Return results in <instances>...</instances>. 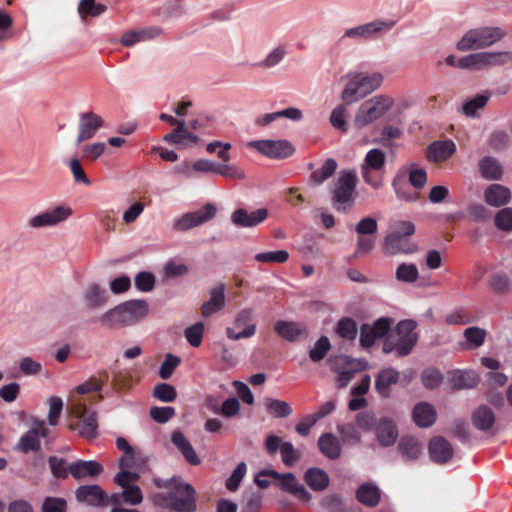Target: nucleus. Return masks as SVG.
Masks as SVG:
<instances>
[{"mask_svg":"<svg viewBox=\"0 0 512 512\" xmlns=\"http://www.w3.org/2000/svg\"><path fill=\"white\" fill-rule=\"evenodd\" d=\"M358 177L354 170L344 169L338 174L330 189L333 208L339 213H348L355 205Z\"/></svg>","mask_w":512,"mask_h":512,"instance_id":"nucleus-1","label":"nucleus"},{"mask_svg":"<svg viewBox=\"0 0 512 512\" xmlns=\"http://www.w3.org/2000/svg\"><path fill=\"white\" fill-rule=\"evenodd\" d=\"M417 323L406 319L400 321L394 330L386 337L382 351L385 354L396 353L397 357L409 355L418 342V334L415 332Z\"/></svg>","mask_w":512,"mask_h":512,"instance_id":"nucleus-2","label":"nucleus"},{"mask_svg":"<svg viewBox=\"0 0 512 512\" xmlns=\"http://www.w3.org/2000/svg\"><path fill=\"white\" fill-rule=\"evenodd\" d=\"M148 313V304L144 300L126 301L105 312L100 321L109 327L127 326L136 323Z\"/></svg>","mask_w":512,"mask_h":512,"instance_id":"nucleus-3","label":"nucleus"},{"mask_svg":"<svg viewBox=\"0 0 512 512\" xmlns=\"http://www.w3.org/2000/svg\"><path fill=\"white\" fill-rule=\"evenodd\" d=\"M384 77L379 72L356 73L345 85L341 98L346 104H351L377 90L383 83Z\"/></svg>","mask_w":512,"mask_h":512,"instance_id":"nucleus-4","label":"nucleus"},{"mask_svg":"<svg viewBox=\"0 0 512 512\" xmlns=\"http://www.w3.org/2000/svg\"><path fill=\"white\" fill-rule=\"evenodd\" d=\"M512 60L510 52H480L466 55L457 59L454 55L446 58L449 66L462 69H482L490 66H500Z\"/></svg>","mask_w":512,"mask_h":512,"instance_id":"nucleus-5","label":"nucleus"},{"mask_svg":"<svg viewBox=\"0 0 512 512\" xmlns=\"http://www.w3.org/2000/svg\"><path fill=\"white\" fill-rule=\"evenodd\" d=\"M505 36V31L500 27H479L471 29L457 43L460 51H469L485 48L498 42Z\"/></svg>","mask_w":512,"mask_h":512,"instance_id":"nucleus-6","label":"nucleus"},{"mask_svg":"<svg viewBox=\"0 0 512 512\" xmlns=\"http://www.w3.org/2000/svg\"><path fill=\"white\" fill-rule=\"evenodd\" d=\"M72 419L69 422V429L77 431L82 437L93 439L97 436L98 422L97 414L89 411L86 404L81 401H75L71 405Z\"/></svg>","mask_w":512,"mask_h":512,"instance_id":"nucleus-7","label":"nucleus"},{"mask_svg":"<svg viewBox=\"0 0 512 512\" xmlns=\"http://www.w3.org/2000/svg\"><path fill=\"white\" fill-rule=\"evenodd\" d=\"M394 104L390 96L379 95L363 102L355 116V126L362 128L381 118Z\"/></svg>","mask_w":512,"mask_h":512,"instance_id":"nucleus-8","label":"nucleus"},{"mask_svg":"<svg viewBox=\"0 0 512 512\" xmlns=\"http://www.w3.org/2000/svg\"><path fill=\"white\" fill-rule=\"evenodd\" d=\"M170 500V509L175 512H195L197 509L196 490L180 479H172Z\"/></svg>","mask_w":512,"mask_h":512,"instance_id":"nucleus-9","label":"nucleus"},{"mask_svg":"<svg viewBox=\"0 0 512 512\" xmlns=\"http://www.w3.org/2000/svg\"><path fill=\"white\" fill-rule=\"evenodd\" d=\"M358 234L355 255H364L370 253L376 244L375 235L378 231L376 219L372 217L362 218L355 226Z\"/></svg>","mask_w":512,"mask_h":512,"instance_id":"nucleus-10","label":"nucleus"},{"mask_svg":"<svg viewBox=\"0 0 512 512\" xmlns=\"http://www.w3.org/2000/svg\"><path fill=\"white\" fill-rule=\"evenodd\" d=\"M50 429L44 421L36 420L34 426L21 436L17 443V450L23 453L38 452L41 448L40 438H49Z\"/></svg>","mask_w":512,"mask_h":512,"instance_id":"nucleus-11","label":"nucleus"},{"mask_svg":"<svg viewBox=\"0 0 512 512\" xmlns=\"http://www.w3.org/2000/svg\"><path fill=\"white\" fill-rule=\"evenodd\" d=\"M216 213V206L212 203H207L198 211L182 215L179 219L175 220L173 227L176 231H187L213 219Z\"/></svg>","mask_w":512,"mask_h":512,"instance_id":"nucleus-12","label":"nucleus"},{"mask_svg":"<svg viewBox=\"0 0 512 512\" xmlns=\"http://www.w3.org/2000/svg\"><path fill=\"white\" fill-rule=\"evenodd\" d=\"M248 145L272 159L287 158L295 151L292 144L287 140H256Z\"/></svg>","mask_w":512,"mask_h":512,"instance_id":"nucleus-13","label":"nucleus"},{"mask_svg":"<svg viewBox=\"0 0 512 512\" xmlns=\"http://www.w3.org/2000/svg\"><path fill=\"white\" fill-rule=\"evenodd\" d=\"M271 478L279 481V487L282 491L290 493L302 502H309L312 498L306 488L297 480L293 473L281 474L277 471L271 472Z\"/></svg>","mask_w":512,"mask_h":512,"instance_id":"nucleus-14","label":"nucleus"},{"mask_svg":"<svg viewBox=\"0 0 512 512\" xmlns=\"http://www.w3.org/2000/svg\"><path fill=\"white\" fill-rule=\"evenodd\" d=\"M253 310L251 308H244L238 312L235 317L234 325L237 328H243L240 332L236 333L233 328H226V336L231 340H240L242 338H250L256 333V325L252 324Z\"/></svg>","mask_w":512,"mask_h":512,"instance_id":"nucleus-15","label":"nucleus"},{"mask_svg":"<svg viewBox=\"0 0 512 512\" xmlns=\"http://www.w3.org/2000/svg\"><path fill=\"white\" fill-rule=\"evenodd\" d=\"M394 25V21L374 20L372 22L347 29L341 39H369L377 33L390 30Z\"/></svg>","mask_w":512,"mask_h":512,"instance_id":"nucleus-16","label":"nucleus"},{"mask_svg":"<svg viewBox=\"0 0 512 512\" xmlns=\"http://www.w3.org/2000/svg\"><path fill=\"white\" fill-rule=\"evenodd\" d=\"M78 502L92 507H106L108 494L96 484L79 486L75 491Z\"/></svg>","mask_w":512,"mask_h":512,"instance_id":"nucleus-17","label":"nucleus"},{"mask_svg":"<svg viewBox=\"0 0 512 512\" xmlns=\"http://www.w3.org/2000/svg\"><path fill=\"white\" fill-rule=\"evenodd\" d=\"M269 212L266 208H259L249 212L244 208L236 209L230 217L232 224L238 228H253L268 218Z\"/></svg>","mask_w":512,"mask_h":512,"instance_id":"nucleus-18","label":"nucleus"},{"mask_svg":"<svg viewBox=\"0 0 512 512\" xmlns=\"http://www.w3.org/2000/svg\"><path fill=\"white\" fill-rule=\"evenodd\" d=\"M72 214V210L68 207L57 206L51 210H47L29 219V226L32 228H42L54 226L65 221Z\"/></svg>","mask_w":512,"mask_h":512,"instance_id":"nucleus-19","label":"nucleus"},{"mask_svg":"<svg viewBox=\"0 0 512 512\" xmlns=\"http://www.w3.org/2000/svg\"><path fill=\"white\" fill-rule=\"evenodd\" d=\"M103 126V119L92 111L81 113L79 116L77 144L89 140L95 136Z\"/></svg>","mask_w":512,"mask_h":512,"instance_id":"nucleus-20","label":"nucleus"},{"mask_svg":"<svg viewBox=\"0 0 512 512\" xmlns=\"http://www.w3.org/2000/svg\"><path fill=\"white\" fill-rule=\"evenodd\" d=\"M373 432L381 447L393 446L399 436L396 423L388 417L380 418Z\"/></svg>","mask_w":512,"mask_h":512,"instance_id":"nucleus-21","label":"nucleus"},{"mask_svg":"<svg viewBox=\"0 0 512 512\" xmlns=\"http://www.w3.org/2000/svg\"><path fill=\"white\" fill-rule=\"evenodd\" d=\"M456 152V145L452 140L434 141L427 147L428 161L440 164L448 160Z\"/></svg>","mask_w":512,"mask_h":512,"instance_id":"nucleus-22","label":"nucleus"},{"mask_svg":"<svg viewBox=\"0 0 512 512\" xmlns=\"http://www.w3.org/2000/svg\"><path fill=\"white\" fill-rule=\"evenodd\" d=\"M428 449L432 461L437 464H445L453 456L451 444L442 436L432 438L429 442Z\"/></svg>","mask_w":512,"mask_h":512,"instance_id":"nucleus-23","label":"nucleus"},{"mask_svg":"<svg viewBox=\"0 0 512 512\" xmlns=\"http://www.w3.org/2000/svg\"><path fill=\"white\" fill-rule=\"evenodd\" d=\"M103 466L94 460H78L69 465V471L76 480L91 477L95 478L103 472Z\"/></svg>","mask_w":512,"mask_h":512,"instance_id":"nucleus-24","label":"nucleus"},{"mask_svg":"<svg viewBox=\"0 0 512 512\" xmlns=\"http://www.w3.org/2000/svg\"><path fill=\"white\" fill-rule=\"evenodd\" d=\"M384 250L389 255L411 254L417 250V246L409 243L405 237L390 232L384 239Z\"/></svg>","mask_w":512,"mask_h":512,"instance_id":"nucleus-25","label":"nucleus"},{"mask_svg":"<svg viewBox=\"0 0 512 512\" xmlns=\"http://www.w3.org/2000/svg\"><path fill=\"white\" fill-rule=\"evenodd\" d=\"M171 442L190 465L197 466L201 464L200 457L197 455L190 441L181 431H174L172 433Z\"/></svg>","mask_w":512,"mask_h":512,"instance_id":"nucleus-26","label":"nucleus"},{"mask_svg":"<svg viewBox=\"0 0 512 512\" xmlns=\"http://www.w3.org/2000/svg\"><path fill=\"white\" fill-rule=\"evenodd\" d=\"M209 300L201 306V313L204 317H209L220 311L225 305V285L223 283L213 287L209 292Z\"/></svg>","mask_w":512,"mask_h":512,"instance_id":"nucleus-27","label":"nucleus"},{"mask_svg":"<svg viewBox=\"0 0 512 512\" xmlns=\"http://www.w3.org/2000/svg\"><path fill=\"white\" fill-rule=\"evenodd\" d=\"M478 170L481 177L489 181L500 180L504 174L501 163L492 156L482 157L478 161Z\"/></svg>","mask_w":512,"mask_h":512,"instance_id":"nucleus-28","label":"nucleus"},{"mask_svg":"<svg viewBox=\"0 0 512 512\" xmlns=\"http://www.w3.org/2000/svg\"><path fill=\"white\" fill-rule=\"evenodd\" d=\"M484 200L493 207L504 206L510 202L511 192L501 184H491L484 192Z\"/></svg>","mask_w":512,"mask_h":512,"instance_id":"nucleus-29","label":"nucleus"},{"mask_svg":"<svg viewBox=\"0 0 512 512\" xmlns=\"http://www.w3.org/2000/svg\"><path fill=\"white\" fill-rule=\"evenodd\" d=\"M275 332L283 339L294 342L302 335H307L305 327L297 322L279 320L274 325Z\"/></svg>","mask_w":512,"mask_h":512,"instance_id":"nucleus-30","label":"nucleus"},{"mask_svg":"<svg viewBox=\"0 0 512 512\" xmlns=\"http://www.w3.org/2000/svg\"><path fill=\"white\" fill-rule=\"evenodd\" d=\"M399 381V372L393 368L381 370L375 379V389L384 398L391 394L390 387Z\"/></svg>","mask_w":512,"mask_h":512,"instance_id":"nucleus-31","label":"nucleus"},{"mask_svg":"<svg viewBox=\"0 0 512 512\" xmlns=\"http://www.w3.org/2000/svg\"><path fill=\"white\" fill-rule=\"evenodd\" d=\"M317 446L320 452L330 460H336L341 456L340 440L332 433H323L318 439Z\"/></svg>","mask_w":512,"mask_h":512,"instance_id":"nucleus-32","label":"nucleus"},{"mask_svg":"<svg viewBox=\"0 0 512 512\" xmlns=\"http://www.w3.org/2000/svg\"><path fill=\"white\" fill-rule=\"evenodd\" d=\"M413 420L421 428L432 426L436 421V411L434 407L427 402H420L413 409Z\"/></svg>","mask_w":512,"mask_h":512,"instance_id":"nucleus-33","label":"nucleus"},{"mask_svg":"<svg viewBox=\"0 0 512 512\" xmlns=\"http://www.w3.org/2000/svg\"><path fill=\"white\" fill-rule=\"evenodd\" d=\"M473 426L480 431H489L495 424V414L486 405H480L471 416Z\"/></svg>","mask_w":512,"mask_h":512,"instance_id":"nucleus-34","label":"nucleus"},{"mask_svg":"<svg viewBox=\"0 0 512 512\" xmlns=\"http://www.w3.org/2000/svg\"><path fill=\"white\" fill-rule=\"evenodd\" d=\"M305 483L314 491H323L329 485L328 474L320 468H309L304 473Z\"/></svg>","mask_w":512,"mask_h":512,"instance_id":"nucleus-35","label":"nucleus"},{"mask_svg":"<svg viewBox=\"0 0 512 512\" xmlns=\"http://www.w3.org/2000/svg\"><path fill=\"white\" fill-rule=\"evenodd\" d=\"M342 360L347 368L339 371L338 373L337 381L340 388L345 387L353 379L356 372L365 370L367 368V363L360 360H352L348 357H344Z\"/></svg>","mask_w":512,"mask_h":512,"instance_id":"nucleus-36","label":"nucleus"},{"mask_svg":"<svg viewBox=\"0 0 512 512\" xmlns=\"http://www.w3.org/2000/svg\"><path fill=\"white\" fill-rule=\"evenodd\" d=\"M159 34L160 29L156 27H149L137 31H128L122 35L121 43L126 47H130L140 41L152 39Z\"/></svg>","mask_w":512,"mask_h":512,"instance_id":"nucleus-37","label":"nucleus"},{"mask_svg":"<svg viewBox=\"0 0 512 512\" xmlns=\"http://www.w3.org/2000/svg\"><path fill=\"white\" fill-rule=\"evenodd\" d=\"M463 335L465 342L462 344V348L466 350H474L484 344L487 332L483 328L472 326L466 328Z\"/></svg>","mask_w":512,"mask_h":512,"instance_id":"nucleus-38","label":"nucleus"},{"mask_svg":"<svg viewBox=\"0 0 512 512\" xmlns=\"http://www.w3.org/2000/svg\"><path fill=\"white\" fill-rule=\"evenodd\" d=\"M398 449L406 460H415L422 452L421 444L412 436H403L398 444Z\"/></svg>","mask_w":512,"mask_h":512,"instance_id":"nucleus-39","label":"nucleus"},{"mask_svg":"<svg viewBox=\"0 0 512 512\" xmlns=\"http://www.w3.org/2000/svg\"><path fill=\"white\" fill-rule=\"evenodd\" d=\"M479 382L477 374L473 371H456L451 377V384L454 389H471Z\"/></svg>","mask_w":512,"mask_h":512,"instance_id":"nucleus-40","label":"nucleus"},{"mask_svg":"<svg viewBox=\"0 0 512 512\" xmlns=\"http://www.w3.org/2000/svg\"><path fill=\"white\" fill-rule=\"evenodd\" d=\"M410 183L406 181L405 176L397 175L392 182V187L398 196V198L413 202L419 198V194L413 191L410 187Z\"/></svg>","mask_w":512,"mask_h":512,"instance_id":"nucleus-41","label":"nucleus"},{"mask_svg":"<svg viewBox=\"0 0 512 512\" xmlns=\"http://www.w3.org/2000/svg\"><path fill=\"white\" fill-rule=\"evenodd\" d=\"M358 501L368 507H375L380 500L379 489L371 484H362L356 492Z\"/></svg>","mask_w":512,"mask_h":512,"instance_id":"nucleus-42","label":"nucleus"},{"mask_svg":"<svg viewBox=\"0 0 512 512\" xmlns=\"http://www.w3.org/2000/svg\"><path fill=\"white\" fill-rule=\"evenodd\" d=\"M337 166V162L333 158L326 159L319 169L311 173L310 182L313 185H321L335 173Z\"/></svg>","mask_w":512,"mask_h":512,"instance_id":"nucleus-43","label":"nucleus"},{"mask_svg":"<svg viewBox=\"0 0 512 512\" xmlns=\"http://www.w3.org/2000/svg\"><path fill=\"white\" fill-rule=\"evenodd\" d=\"M490 99V93L477 94L472 99L466 101L462 106V113L471 118L478 117V111L485 108Z\"/></svg>","mask_w":512,"mask_h":512,"instance_id":"nucleus-44","label":"nucleus"},{"mask_svg":"<svg viewBox=\"0 0 512 512\" xmlns=\"http://www.w3.org/2000/svg\"><path fill=\"white\" fill-rule=\"evenodd\" d=\"M84 299L89 309H95L106 303L107 296L105 291L98 284L94 283L87 288Z\"/></svg>","mask_w":512,"mask_h":512,"instance_id":"nucleus-45","label":"nucleus"},{"mask_svg":"<svg viewBox=\"0 0 512 512\" xmlns=\"http://www.w3.org/2000/svg\"><path fill=\"white\" fill-rule=\"evenodd\" d=\"M109 374L103 370L98 373V376H92L84 383L77 386L76 390L79 394H86L89 392H98L102 389V386L108 382Z\"/></svg>","mask_w":512,"mask_h":512,"instance_id":"nucleus-46","label":"nucleus"},{"mask_svg":"<svg viewBox=\"0 0 512 512\" xmlns=\"http://www.w3.org/2000/svg\"><path fill=\"white\" fill-rule=\"evenodd\" d=\"M267 412L275 418H285L293 413L291 405L282 400L267 398L265 401Z\"/></svg>","mask_w":512,"mask_h":512,"instance_id":"nucleus-47","label":"nucleus"},{"mask_svg":"<svg viewBox=\"0 0 512 512\" xmlns=\"http://www.w3.org/2000/svg\"><path fill=\"white\" fill-rule=\"evenodd\" d=\"M335 331L339 337L352 341L357 336V323L350 317H343L337 322Z\"/></svg>","mask_w":512,"mask_h":512,"instance_id":"nucleus-48","label":"nucleus"},{"mask_svg":"<svg viewBox=\"0 0 512 512\" xmlns=\"http://www.w3.org/2000/svg\"><path fill=\"white\" fill-rule=\"evenodd\" d=\"M386 161L385 153L378 149L373 148L369 150L364 158V162L361 168L372 169L374 171H380L383 169Z\"/></svg>","mask_w":512,"mask_h":512,"instance_id":"nucleus-49","label":"nucleus"},{"mask_svg":"<svg viewBox=\"0 0 512 512\" xmlns=\"http://www.w3.org/2000/svg\"><path fill=\"white\" fill-rule=\"evenodd\" d=\"M337 431L344 444L355 445L361 442V434L353 423L338 424Z\"/></svg>","mask_w":512,"mask_h":512,"instance_id":"nucleus-50","label":"nucleus"},{"mask_svg":"<svg viewBox=\"0 0 512 512\" xmlns=\"http://www.w3.org/2000/svg\"><path fill=\"white\" fill-rule=\"evenodd\" d=\"M395 277L400 282L414 283L419 278V271L413 263H401L396 269Z\"/></svg>","mask_w":512,"mask_h":512,"instance_id":"nucleus-51","label":"nucleus"},{"mask_svg":"<svg viewBox=\"0 0 512 512\" xmlns=\"http://www.w3.org/2000/svg\"><path fill=\"white\" fill-rule=\"evenodd\" d=\"M107 6L96 3L95 0H81L78 5V12L84 19L86 16L97 17L106 12Z\"/></svg>","mask_w":512,"mask_h":512,"instance_id":"nucleus-52","label":"nucleus"},{"mask_svg":"<svg viewBox=\"0 0 512 512\" xmlns=\"http://www.w3.org/2000/svg\"><path fill=\"white\" fill-rule=\"evenodd\" d=\"M254 259L260 263H285L289 259V253L286 250L260 252L254 256Z\"/></svg>","mask_w":512,"mask_h":512,"instance_id":"nucleus-53","label":"nucleus"},{"mask_svg":"<svg viewBox=\"0 0 512 512\" xmlns=\"http://www.w3.org/2000/svg\"><path fill=\"white\" fill-rule=\"evenodd\" d=\"M490 287L497 294H506L510 290V279L504 272H495L490 276Z\"/></svg>","mask_w":512,"mask_h":512,"instance_id":"nucleus-54","label":"nucleus"},{"mask_svg":"<svg viewBox=\"0 0 512 512\" xmlns=\"http://www.w3.org/2000/svg\"><path fill=\"white\" fill-rule=\"evenodd\" d=\"M153 396L162 402H173L177 397V392L172 385L162 382L155 385Z\"/></svg>","mask_w":512,"mask_h":512,"instance_id":"nucleus-55","label":"nucleus"},{"mask_svg":"<svg viewBox=\"0 0 512 512\" xmlns=\"http://www.w3.org/2000/svg\"><path fill=\"white\" fill-rule=\"evenodd\" d=\"M48 464L54 477L59 479H66L70 474L69 465L65 459L56 456L48 458Z\"/></svg>","mask_w":512,"mask_h":512,"instance_id":"nucleus-56","label":"nucleus"},{"mask_svg":"<svg viewBox=\"0 0 512 512\" xmlns=\"http://www.w3.org/2000/svg\"><path fill=\"white\" fill-rule=\"evenodd\" d=\"M331 345L330 341L326 336H321L316 343L314 344V347L309 352V357L313 362H319L326 356L327 352L329 351Z\"/></svg>","mask_w":512,"mask_h":512,"instance_id":"nucleus-57","label":"nucleus"},{"mask_svg":"<svg viewBox=\"0 0 512 512\" xmlns=\"http://www.w3.org/2000/svg\"><path fill=\"white\" fill-rule=\"evenodd\" d=\"M246 471H247V466H246L245 462H240L236 466V468L233 470L230 477L226 480V483H225L226 488L231 492L236 491L239 488L240 483L246 474Z\"/></svg>","mask_w":512,"mask_h":512,"instance_id":"nucleus-58","label":"nucleus"},{"mask_svg":"<svg viewBox=\"0 0 512 512\" xmlns=\"http://www.w3.org/2000/svg\"><path fill=\"white\" fill-rule=\"evenodd\" d=\"M181 359L173 354H167L159 369V376L163 380L169 379L174 370L180 365Z\"/></svg>","mask_w":512,"mask_h":512,"instance_id":"nucleus-59","label":"nucleus"},{"mask_svg":"<svg viewBox=\"0 0 512 512\" xmlns=\"http://www.w3.org/2000/svg\"><path fill=\"white\" fill-rule=\"evenodd\" d=\"M281 459L285 466H293L299 459L300 453L294 448L291 442H283L281 444Z\"/></svg>","mask_w":512,"mask_h":512,"instance_id":"nucleus-60","label":"nucleus"},{"mask_svg":"<svg viewBox=\"0 0 512 512\" xmlns=\"http://www.w3.org/2000/svg\"><path fill=\"white\" fill-rule=\"evenodd\" d=\"M494 222L498 229L512 231V208L506 207L499 210L495 215Z\"/></svg>","mask_w":512,"mask_h":512,"instance_id":"nucleus-61","label":"nucleus"},{"mask_svg":"<svg viewBox=\"0 0 512 512\" xmlns=\"http://www.w3.org/2000/svg\"><path fill=\"white\" fill-rule=\"evenodd\" d=\"M204 333V324L202 322H198L192 326H189L185 329V337L188 343L193 347L200 346Z\"/></svg>","mask_w":512,"mask_h":512,"instance_id":"nucleus-62","label":"nucleus"},{"mask_svg":"<svg viewBox=\"0 0 512 512\" xmlns=\"http://www.w3.org/2000/svg\"><path fill=\"white\" fill-rule=\"evenodd\" d=\"M378 421L372 412H360L356 415V426L363 431H374Z\"/></svg>","mask_w":512,"mask_h":512,"instance_id":"nucleus-63","label":"nucleus"},{"mask_svg":"<svg viewBox=\"0 0 512 512\" xmlns=\"http://www.w3.org/2000/svg\"><path fill=\"white\" fill-rule=\"evenodd\" d=\"M66 509V500L58 497H47L42 505V512H66Z\"/></svg>","mask_w":512,"mask_h":512,"instance_id":"nucleus-64","label":"nucleus"}]
</instances>
